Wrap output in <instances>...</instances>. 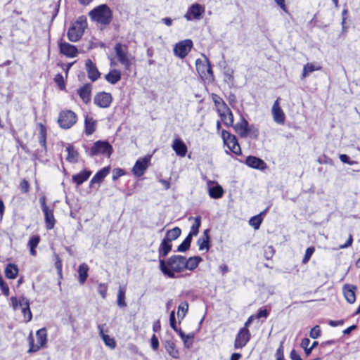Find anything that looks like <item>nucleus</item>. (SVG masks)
<instances>
[{
    "label": "nucleus",
    "instance_id": "393cba45",
    "mask_svg": "<svg viewBox=\"0 0 360 360\" xmlns=\"http://www.w3.org/2000/svg\"><path fill=\"white\" fill-rule=\"evenodd\" d=\"M210 229H205L203 231V233L201 237H200L197 240V245H198L199 250L202 251L205 250L206 252H208L210 245Z\"/></svg>",
    "mask_w": 360,
    "mask_h": 360
},
{
    "label": "nucleus",
    "instance_id": "37998d69",
    "mask_svg": "<svg viewBox=\"0 0 360 360\" xmlns=\"http://www.w3.org/2000/svg\"><path fill=\"white\" fill-rule=\"evenodd\" d=\"M178 334L184 342V346L186 348H190L193 345L194 334L191 333L186 335L181 328H179V333Z\"/></svg>",
    "mask_w": 360,
    "mask_h": 360
},
{
    "label": "nucleus",
    "instance_id": "c9c22d12",
    "mask_svg": "<svg viewBox=\"0 0 360 360\" xmlns=\"http://www.w3.org/2000/svg\"><path fill=\"white\" fill-rule=\"evenodd\" d=\"M37 126L39 129V134H38L39 142L40 145L44 148H46V139H47L46 127L41 122L37 123Z\"/></svg>",
    "mask_w": 360,
    "mask_h": 360
},
{
    "label": "nucleus",
    "instance_id": "bb28decb",
    "mask_svg": "<svg viewBox=\"0 0 360 360\" xmlns=\"http://www.w3.org/2000/svg\"><path fill=\"white\" fill-rule=\"evenodd\" d=\"M172 148L175 153L180 157H184L188 151L186 145L180 138L175 139L172 141Z\"/></svg>",
    "mask_w": 360,
    "mask_h": 360
},
{
    "label": "nucleus",
    "instance_id": "c756f323",
    "mask_svg": "<svg viewBox=\"0 0 360 360\" xmlns=\"http://www.w3.org/2000/svg\"><path fill=\"white\" fill-rule=\"evenodd\" d=\"M107 82L110 84H115L122 79V72L118 69H110L108 74L104 76Z\"/></svg>",
    "mask_w": 360,
    "mask_h": 360
},
{
    "label": "nucleus",
    "instance_id": "473e14b6",
    "mask_svg": "<svg viewBox=\"0 0 360 360\" xmlns=\"http://www.w3.org/2000/svg\"><path fill=\"white\" fill-rule=\"evenodd\" d=\"M164 346L170 356L174 359L179 358V352L176 348L175 342L172 339L165 340Z\"/></svg>",
    "mask_w": 360,
    "mask_h": 360
},
{
    "label": "nucleus",
    "instance_id": "2f4dec72",
    "mask_svg": "<svg viewBox=\"0 0 360 360\" xmlns=\"http://www.w3.org/2000/svg\"><path fill=\"white\" fill-rule=\"evenodd\" d=\"M202 261V259L200 256H193L188 259L184 257V269L193 271L198 266L200 262Z\"/></svg>",
    "mask_w": 360,
    "mask_h": 360
},
{
    "label": "nucleus",
    "instance_id": "338daca9",
    "mask_svg": "<svg viewBox=\"0 0 360 360\" xmlns=\"http://www.w3.org/2000/svg\"><path fill=\"white\" fill-rule=\"evenodd\" d=\"M352 243H353V236L352 234H349L346 243L342 245H340L338 249L347 248L350 247L352 245Z\"/></svg>",
    "mask_w": 360,
    "mask_h": 360
},
{
    "label": "nucleus",
    "instance_id": "b1692460",
    "mask_svg": "<svg viewBox=\"0 0 360 360\" xmlns=\"http://www.w3.org/2000/svg\"><path fill=\"white\" fill-rule=\"evenodd\" d=\"M110 171V166L104 167L98 171L91 179L89 182V186L92 187L96 184H99L103 182L105 178L109 174Z\"/></svg>",
    "mask_w": 360,
    "mask_h": 360
},
{
    "label": "nucleus",
    "instance_id": "c85d7f7f",
    "mask_svg": "<svg viewBox=\"0 0 360 360\" xmlns=\"http://www.w3.org/2000/svg\"><path fill=\"white\" fill-rule=\"evenodd\" d=\"M172 248V243H170L163 238L159 245V248H158L159 262L161 259H165L166 256L171 252Z\"/></svg>",
    "mask_w": 360,
    "mask_h": 360
},
{
    "label": "nucleus",
    "instance_id": "052dcab7",
    "mask_svg": "<svg viewBox=\"0 0 360 360\" xmlns=\"http://www.w3.org/2000/svg\"><path fill=\"white\" fill-rule=\"evenodd\" d=\"M125 174V171L121 168H115L112 172V179L113 181H116L120 177Z\"/></svg>",
    "mask_w": 360,
    "mask_h": 360
},
{
    "label": "nucleus",
    "instance_id": "4c0bfd02",
    "mask_svg": "<svg viewBox=\"0 0 360 360\" xmlns=\"http://www.w3.org/2000/svg\"><path fill=\"white\" fill-rule=\"evenodd\" d=\"M89 266L86 263L79 264L78 267V281L84 284L88 278Z\"/></svg>",
    "mask_w": 360,
    "mask_h": 360
},
{
    "label": "nucleus",
    "instance_id": "58836bf2",
    "mask_svg": "<svg viewBox=\"0 0 360 360\" xmlns=\"http://www.w3.org/2000/svg\"><path fill=\"white\" fill-rule=\"evenodd\" d=\"M40 240V236L38 235H34L29 239V241L27 243V247L30 249V253L32 256L37 255L36 248L38 246Z\"/></svg>",
    "mask_w": 360,
    "mask_h": 360
},
{
    "label": "nucleus",
    "instance_id": "864d4df0",
    "mask_svg": "<svg viewBox=\"0 0 360 360\" xmlns=\"http://www.w3.org/2000/svg\"><path fill=\"white\" fill-rule=\"evenodd\" d=\"M250 224L255 229H258L262 222V218L260 214L254 216L250 218Z\"/></svg>",
    "mask_w": 360,
    "mask_h": 360
},
{
    "label": "nucleus",
    "instance_id": "bf43d9fd",
    "mask_svg": "<svg viewBox=\"0 0 360 360\" xmlns=\"http://www.w3.org/2000/svg\"><path fill=\"white\" fill-rule=\"evenodd\" d=\"M321 335V330L319 326L316 325L313 327L309 333L310 338L313 339H316L319 338Z\"/></svg>",
    "mask_w": 360,
    "mask_h": 360
},
{
    "label": "nucleus",
    "instance_id": "7c9ffc66",
    "mask_svg": "<svg viewBox=\"0 0 360 360\" xmlns=\"http://www.w3.org/2000/svg\"><path fill=\"white\" fill-rule=\"evenodd\" d=\"M210 96L214 102L217 112H224V110L227 112L229 108L221 96L214 93H212Z\"/></svg>",
    "mask_w": 360,
    "mask_h": 360
},
{
    "label": "nucleus",
    "instance_id": "0e129e2a",
    "mask_svg": "<svg viewBox=\"0 0 360 360\" xmlns=\"http://www.w3.org/2000/svg\"><path fill=\"white\" fill-rule=\"evenodd\" d=\"M275 355L276 359L284 358V346L283 342H281L279 347L276 349Z\"/></svg>",
    "mask_w": 360,
    "mask_h": 360
},
{
    "label": "nucleus",
    "instance_id": "412c9836",
    "mask_svg": "<svg viewBox=\"0 0 360 360\" xmlns=\"http://www.w3.org/2000/svg\"><path fill=\"white\" fill-rule=\"evenodd\" d=\"M245 164L249 167L260 171H264L267 167L266 163L263 160L252 155H249L246 158Z\"/></svg>",
    "mask_w": 360,
    "mask_h": 360
},
{
    "label": "nucleus",
    "instance_id": "5701e85b",
    "mask_svg": "<svg viewBox=\"0 0 360 360\" xmlns=\"http://www.w3.org/2000/svg\"><path fill=\"white\" fill-rule=\"evenodd\" d=\"M249 125L248 120L243 116H241L240 120L236 124H233L232 127L240 138H246Z\"/></svg>",
    "mask_w": 360,
    "mask_h": 360
},
{
    "label": "nucleus",
    "instance_id": "2eb2a0df",
    "mask_svg": "<svg viewBox=\"0 0 360 360\" xmlns=\"http://www.w3.org/2000/svg\"><path fill=\"white\" fill-rule=\"evenodd\" d=\"M150 155H146L143 158H139L132 167L131 171L134 175L137 177L143 176L150 165Z\"/></svg>",
    "mask_w": 360,
    "mask_h": 360
},
{
    "label": "nucleus",
    "instance_id": "603ef678",
    "mask_svg": "<svg viewBox=\"0 0 360 360\" xmlns=\"http://www.w3.org/2000/svg\"><path fill=\"white\" fill-rule=\"evenodd\" d=\"M188 310V304L187 302H181L178 307L177 316L183 319Z\"/></svg>",
    "mask_w": 360,
    "mask_h": 360
},
{
    "label": "nucleus",
    "instance_id": "39448f33",
    "mask_svg": "<svg viewBox=\"0 0 360 360\" xmlns=\"http://www.w3.org/2000/svg\"><path fill=\"white\" fill-rule=\"evenodd\" d=\"M37 343H34V337L30 333L27 338L29 343L28 353H35L39 351L41 347H44L47 342V333L45 328L38 330L36 333Z\"/></svg>",
    "mask_w": 360,
    "mask_h": 360
},
{
    "label": "nucleus",
    "instance_id": "9d476101",
    "mask_svg": "<svg viewBox=\"0 0 360 360\" xmlns=\"http://www.w3.org/2000/svg\"><path fill=\"white\" fill-rule=\"evenodd\" d=\"M46 197L43 195L39 198V202L44 215L46 228L47 230H51L54 228L56 220L54 217V210L46 204Z\"/></svg>",
    "mask_w": 360,
    "mask_h": 360
},
{
    "label": "nucleus",
    "instance_id": "79ce46f5",
    "mask_svg": "<svg viewBox=\"0 0 360 360\" xmlns=\"http://www.w3.org/2000/svg\"><path fill=\"white\" fill-rule=\"evenodd\" d=\"M181 229L178 226H176L167 231L164 239L172 243L173 240H176L181 236Z\"/></svg>",
    "mask_w": 360,
    "mask_h": 360
},
{
    "label": "nucleus",
    "instance_id": "423d86ee",
    "mask_svg": "<svg viewBox=\"0 0 360 360\" xmlns=\"http://www.w3.org/2000/svg\"><path fill=\"white\" fill-rule=\"evenodd\" d=\"M77 115L71 110H62L57 119L58 126L63 129H69L77 122Z\"/></svg>",
    "mask_w": 360,
    "mask_h": 360
},
{
    "label": "nucleus",
    "instance_id": "8fccbe9b",
    "mask_svg": "<svg viewBox=\"0 0 360 360\" xmlns=\"http://www.w3.org/2000/svg\"><path fill=\"white\" fill-rule=\"evenodd\" d=\"M54 82L57 84L58 87L62 90L65 91L66 90V83L65 82V79L63 78V76L60 73H58L54 77Z\"/></svg>",
    "mask_w": 360,
    "mask_h": 360
},
{
    "label": "nucleus",
    "instance_id": "ea45409f",
    "mask_svg": "<svg viewBox=\"0 0 360 360\" xmlns=\"http://www.w3.org/2000/svg\"><path fill=\"white\" fill-rule=\"evenodd\" d=\"M66 151L68 153L66 160L71 163L77 162L79 158V153L75 149V147L72 145L69 144L66 147Z\"/></svg>",
    "mask_w": 360,
    "mask_h": 360
},
{
    "label": "nucleus",
    "instance_id": "6e6552de",
    "mask_svg": "<svg viewBox=\"0 0 360 360\" xmlns=\"http://www.w3.org/2000/svg\"><path fill=\"white\" fill-rule=\"evenodd\" d=\"M195 68L202 79L208 82H213L214 76L210 60L205 58L202 60L200 58L195 60Z\"/></svg>",
    "mask_w": 360,
    "mask_h": 360
},
{
    "label": "nucleus",
    "instance_id": "e2e57ef3",
    "mask_svg": "<svg viewBox=\"0 0 360 360\" xmlns=\"http://www.w3.org/2000/svg\"><path fill=\"white\" fill-rule=\"evenodd\" d=\"M269 312L266 309L260 308L257 311V313L255 315V319H260V318L266 319L269 316Z\"/></svg>",
    "mask_w": 360,
    "mask_h": 360
},
{
    "label": "nucleus",
    "instance_id": "e433bc0d",
    "mask_svg": "<svg viewBox=\"0 0 360 360\" xmlns=\"http://www.w3.org/2000/svg\"><path fill=\"white\" fill-rule=\"evenodd\" d=\"M217 113L221 117V120L224 122V125L228 127L233 126L234 117L233 114L230 108L228 109L227 112L224 110V112H219Z\"/></svg>",
    "mask_w": 360,
    "mask_h": 360
},
{
    "label": "nucleus",
    "instance_id": "aec40b11",
    "mask_svg": "<svg viewBox=\"0 0 360 360\" xmlns=\"http://www.w3.org/2000/svg\"><path fill=\"white\" fill-rule=\"evenodd\" d=\"M91 92L92 84L91 83H85L77 90L78 96L85 104L91 102Z\"/></svg>",
    "mask_w": 360,
    "mask_h": 360
},
{
    "label": "nucleus",
    "instance_id": "9b49d317",
    "mask_svg": "<svg viewBox=\"0 0 360 360\" xmlns=\"http://www.w3.org/2000/svg\"><path fill=\"white\" fill-rule=\"evenodd\" d=\"M221 138L224 145L227 146L229 150L236 155H242L240 146L236 136L229 131L223 129L221 131Z\"/></svg>",
    "mask_w": 360,
    "mask_h": 360
},
{
    "label": "nucleus",
    "instance_id": "680f3d73",
    "mask_svg": "<svg viewBox=\"0 0 360 360\" xmlns=\"http://www.w3.org/2000/svg\"><path fill=\"white\" fill-rule=\"evenodd\" d=\"M151 347L154 351H157L159 348L160 344L158 337L153 334L150 339Z\"/></svg>",
    "mask_w": 360,
    "mask_h": 360
},
{
    "label": "nucleus",
    "instance_id": "a211bd4d",
    "mask_svg": "<svg viewBox=\"0 0 360 360\" xmlns=\"http://www.w3.org/2000/svg\"><path fill=\"white\" fill-rule=\"evenodd\" d=\"M85 70L87 73V77L92 82L97 81L101 75L96 63L91 59H87L85 61Z\"/></svg>",
    "mask_w": 360,
    "mask_h": 360
},
{
    "label": "nucleus",
    "instance_id": "4d7b16f0",
    "mask_svg": "<svg viewBox=\"0 0 360 360\" xmlns=\"http://www.w3.org/2000/svg\"><path fill=\"white\" fill-rule=\"evenodd\" d=\"M108 286L106 283H100L98 285V292L101 295L103 299H105L107 297Z\"/></svg>",
    "mask_w": 360,
    "mask_h": 360
},
{
    "label": "nucleus",
    "instance_id": "4be33fe9",
    "mask_svg": "<svg viewBox=\"0 0 360 360\" xmlns=\"http://www.w3.org/2000/svg\"><path fill=\"white\" fill-rule=\"evenodd\" d=\"M357 287L353 284H345L342 287V292L347 302L353 304L356 301V291Z\"/></svg>",
    "mask_w": 360,
    "mask_h": 360
},
{
    "label": "nucleus",
    "instance_id": "4468645a",
    "mask_svg": "<svg viewBox=\"0 0 360 360\" xmlns=\"http://www.w3.org/2000/svg\"><path fill=\"white\" fill-rule=\"evenodd\" d=\"M193 46V41L191 39L182 40L174 47V53L179 58H184L191 51Z\"/></svg>",
    "mask_w": 360,
    "mask_h": 360
},
{
    "label": "nucleus",
    "instance_id": "72a5a7b5",
    "mask_svg": "<svg viewBox=\"0 0 360 360\" xmlns=\"http://www.w3.org/2000/svg\"><path fill=\"white\" fill-rule=\"evenodd\" d=\"M19 273V268L17 264L14 263H8L4 269L5 276L8 279H15Z\"/></svg>",
    "mask_w": 360,
    "mask_h": 360
},
{
    "label": "nucleus",
    "instance_id": "f3484780",
    "mask_svg": "<svg viewBox=\"0 0 360 360\" xmlns=\"http://www.w3.org/2000/svg\"><path fill=\"white\" fill-rule=\"evenodd\" d=\"M251 339V333L249 329L240 328L234 340V348L242 349L246 346Z\"/></svg>",
    "mask_w": 360,
    "mask_h": 360
},
{
    "label": "nucleus",
    "instance_id": "1a4fd4ad",
    "mask_svg": "<svg viewBox=\"0 0 360 360\" xmlns=\"http://www.w3.org/2000/svg\"><path fill=\"white\" fill-rule=\"evenodd\" d=\"M11 302L14 310L21 308L23 319L25 323L30 322L32 319V314L30 307V302L25 297L22 296L19 299L16 297H11Z\"/></svg>",
    "mask_w": 360,
    "mask_h": 360
},
{
    "label": "nucleus",
    "instance_id": "5fc2aeb1",
    "mask_svg": "<svg viewBox=\"0 0 360 360\" xmlns=\"http://www.w3.org/2000/svg\"><path fill=\"white\" fill-rule=\"evenodd\" d=\"M314 252H315V248L314 246L307 248V250H305V253L302 258V262L303 264H307L311 259V257L312 256V255L314 254Z\"/></svg>",
    "mask_w": 360,
    "mask_h": 360
},
{
    "label": "nucleus",
    "instance_id": "6e6d98bb",
    "mask_svg": "<svg viewBox=\"0 0 360 360\" xmlns=\"http://www.w3.org/2000/svg\"><path fill=\"white\" fill-rule=\"evenodd\" d=\"M55 267L57 270V273L59 275V276H62L63 273V262L61 259L60 258L59 255L57 254H55Z\"/></svg>",
    "mask_w": 360,
    "mask_h": 360
},
{
    "label": "nucleus",
    "instance_id": "774afa93",
    "mask_svg": "<svg viewBox=\"0 0 360 360\" xmlns=\"http://www.w3.org/2000/svg\"><path fill=\"white\" fill-rule=\"evenodd\" d=\"M290 358L291 360H302L300 355L295 349H292L290 352Z\"/></svg>",
    "mask_w": 360,
    "mask_h": 360
},
{
    "label": "nucleus",
    "instance_id": "49530a36",
    "mask_svg": "<svg viewBox=\"0 0 360 360\" xmlns=\"http://www.w3.org/2000/svg\"><path fill=\"white\" fill-rule=\"evenodd\" d=\"M192 238L193 236L188 234V236L185 238L183 242L177 247L176 251L184 252L188 250L191 247Z\"/></svg>",
    "mask_w": 360,
    "mask_h": 360
},
{
    "label": "nucleus",
    "instance_id": "a18cd8bd",
    "mask_svg": "<svg viewBox=\"0 0 360 360\" xmlns=\"http://www.w3.org/2000/svg\"><path fill=\"white\" fill-rule=\"evenodd\" d=\"M224 190L219 185L211 187L209 189V195L214 199H218L223 196Z\"/></svg>",
    "mask_w": 360,
    "mask_h": 360
},
{
    "label": "nucleus",
    "instance_id": "dca6fc26",
    "mask_svg": "<svg viewBox=\"0 0 360 360\" xmlns=\"http://www.w3.org/2000/svg\"><path fill=\"white\" fill-rule=\"evenodd\" d=\"M113 97L110 93L100 91L94 97V104L100 108H108L112 103Z\"/></svg>",
    "mask_w": 360,
    "mask_h": 360
},
{
    "label": "nucleus",
    "instance_id": "ddd939ff",
    "mask_svg": "<svg viewBox=\"0 0 360 360\" xmlns=\"http://www.w3.org/2000/svg\"><path fill=\"white\" fill-rule=\"evenodd\" d=\"M58 46L60 53L66 58H73L77 57L79 53L78 49L76 46L63 41V39L58 41Z\"/></svg>",
    "mask_w": 360,
    "mask_h": 360
},
{
    "label": "nucleus",
    "instance_id": "f257e3e1",
    "mask_svg": "<svg viewBox=\"0 0 360 360\" xmlns=\"http://www.w3.org/2000/svg\"><path fill=\"white\" fill-rule=\"evenodd\" d=\"M184 256L173 255L167 260L161 259L159 263V268L162 273L169 278H176V274L181 273L184 269Z\"/></svg>",
    "mask_w": 360,
    "mask_h": 360
},
{
    "label": "nucleus",
    "instance_id": "f03ea898",
    "mask_svg": "<svg viewBox=\"0 0 360 360\" xmlns=\"http://www.w3.org/2000/svg\"><path fill=\"white\" fill-rule=\"evenodd\" d=\"M90 20L97 25H109L113 20V12L107 4H101L89 12Z\"/></svg>",
    "mask_w": 360,
    "mask_h": 360
},
{
    "label": "nucleus",
    "instance_id": "20e7f679",
    "mask_svg": "<svg viewBox=\"0 0 360 360\" xmlns=\"http://www.w3.org/2000/svg\"><path fill=\"white\" fill-rule=\"evenodd\" d=\"M87 26L88 22L86 17L85 15L79 16L77 20L72 23L68 30L67 37L68 40L71 42L79 41L85 30L87 28Z\"/></svg>",
    "mask_w": 360,
    "mask_h": 360
},
{
    "label": "nucleus",
    "instance_id": "de8ad7c7",
    "mask_svg": "<svg viewBox=\"0 0 360 360\" xmlns=\"http://www.w3.org/2000/svg\"><path fill=\"white\" fill-rule=\"evenodd\" d=\"M201 225V217L200 216L194 218V222L191 227L189 235L191 236H197Z\"/></svg>",
    "mask_w": 360,
    "mask_h": 360
},
{
    "label": "nucleus",
    "instance_id": "a878e982",
    "mask_svg": "<svg viewBox=\"0 0 360 360\" xmlns=\"http://www.w3.org/2000/svg\"><path fill=\"white\" fill-rule=\"evenodd\" d=\"M91 174L92 172L91 170L84 169L82 170L80 172L72 175V181L77 186H79L82 185L84 182L86 181Z\"/></svg>",
    "mask_w": 360,
    "mask_h": 360
},
{
    "label": "nucleus",
    "instance_id": "f704fd0d",
    "mask_svg": "<svg viewBox=\"0 0 360 360\" xmlns=\"http://www.w3.org/2000/svg\"><path fill=\"white\" fill-rule=\"evenodd\" d=\"M98 328L99 330V335L105 345L112 349H115L116 347V342L115 339L104 333L103 326L98 325Z\"/></svg>",
    "mask_w": 360,
    "mask_h": 360
},
{
    "label": "nucleus",
    "instance_id": "3c124183",
    "mask_svg": "<svg viewBox=\"0 0 360 360\" xmlns=\"http://www.w3.org/2000/svg\"><path fill=\"white\" fill-rule=\"evenodd\" d=\"M18 188L20 189L21 193L28 194L30 190V184L26 179H22L20 181Z\"/></svg>",
    "mask_w": 360,
    "mask_h": 360
},
{
    "label": "nucleus",
    "instance_id": "7ed1b4c3",
    "mask_svg": "<svg viewBox=\"0 0 360 360\" xmlns=\"http://www.w3.org/2000/svg\"><path fill=\"white\" fill-rule=\"evenodd\" d=\"M114 51L117 61L123 65L125 70H130L136 63V58L129 51L127 44L118 42L114 46Z\"/></svg>",
    "mask_w": 360,
    "mask_h": 360
},
{
    "label": "nucleus",
    "instance_id": "c03bdc74",
    "mask_svg": "<svg viewBox=\"0 0 360 360\" xmlns=\"http://www.w3.org/2000/svg\"><path fill=\"white\" fill-rule=\"evenodd\" d=\"M321 69V65H314L312 63H307L304 65L302 72V78L307 77L311 72L315 70H320Z\"/></svg>",
    "mask_w": 360,
    "mask_h": 360
},
{
    "label": "nucleus",
    "instance_id": "0eeeda50",
    "mask_svg": "<svg viewBox=\"0 0 360 360\" xmlns=\"http://www.w3.org/2000/svg\"><path fill=\"white\" fill-rule=\"evenodd\" d=\"M113 153V148L107 141H96L90 148L88 154L91 157L103 155L110 158Z\"/></svg>",
    "mask_w": 360,
    "mask_h": 360
},
{
    "label": "nucleus",
    "instance_id": "13d9d810",
    "mask_svg": "<svg viewBox=\"0 0 360 360\" xmlns=\"http://www.w3.org/2000/svg\"><path fill=\"white\" fill-rule=\"evenodd\" d=\"M169 324L171 328L177 333H179V328L176 326L174 311H172L169 314Z\"/></svg>",
    "mask_w": 360,
    "mask_h": 360
},
{
    "label": "nucleus",
    "instance_id": "6ab92c4d",
    "mask_svg": "<svg viewBox=\"0 0 360 360\" xmlns=\"http://www.w3.org/2000/svg\"><path fill=\"white\" fill-rule=\"evenodd\" d=\"M280 98H278L273 104L271 113L274 121L278 124H284L285 121V115L283 110L280 107Z\"/></svg>",
    "mask_w": 360,
    "mask_h": 360
},
{
    "label": "nucleus",
    "instance_id": "69168bd1",
    "mask_svg": "<svg viewBox=\"0 0 360 360\" xmlns=\"http://www.w3.org/2000/svg\"><path fill=\"white\" fill-rule=\"evenodd\" d=\"M339 158L342 162L348 164L349 165H353L355 163V162L351 161L349 156L346 154H340L339 155Z\"/></svg>",
    "mask_w": 360,
    "mask_h": 360
},
{
    "label": "nucleus",
    "instance_id": "09e8293b",
    "mask_svg": "<svg viewBox=\"0 0 360 360\" xmlns=\"http://www.w3.org/2000/svg\"><path fill=\"white\" fill-rule=\"evenodd\" d=\"M259 136V129L255 127L254 124L249 125L248 130H247V137L249 136L250 138L257 140L258 139Z\"/></svg>",
    "mask_w": 360,
    "mask_h": 360
},
{
    "label": "nucleus",
    "instance_id": "a19ab883",
    "mask_svg": "<svg viewBox=\"0 0 360 360\" xmlns=\"http://www.w3.org/2000/svg\"><path fill=\"white\" fill-rule=\"evenodd\" d=\"M126 291H127L126 285L120 286L118 288L117 296V304L121 308L127 307V303L125 301Z\"/></svg>",
    "mask_w": 360,
    "mask_h": 360
},
{
    "label": "nucleus",
    "instance_id": "cd10ccee",
    "mask_svg": "<svg viewBox=\"0 0 360 360\" xmlns=\"http://www.w3.org/2000/svg\"><path fill=\"white\" fill-rule=\"evenodd\" d=\"M97 128V121L89 115L84 117V134L86 136L93 134Z\"/></svg>",
    "mask_w": 360,
    "mask_h": 360
},
{
    "label": "nucleus",
    "instance_id": "f8f14e48",
    "mask_svg": "<svg viewBox=\"0 0 360 360\" xmlns=\"http://www.w3.org/2000/svg\"><path fill=\"white\" fill-rule=\"evenodd\" d=\"M205 12V8L204 6L200 4H192L187 10L186 13L184 15V18L188 21H191L193 20H200Z\"/></svg>",
    "mask_w": 360,
    "mask_h": 360
}]
</instances>
